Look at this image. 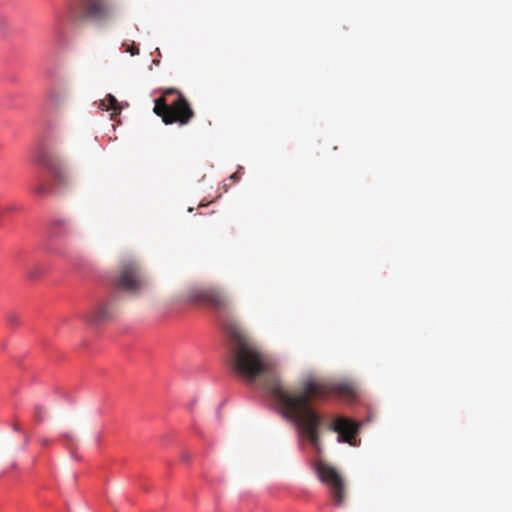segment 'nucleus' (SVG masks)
Wrapping results in <instances>:
<instances>
[{
  "label": "nucleus",
  "instance_id": "4468645a",
  "mask_svg": "<svg viewBox=\"0 0 512 512\" xmlns=\"http://www.w3.org/2000/svg\"><path fill=\"white\" fill-rule=\"evenodd\" d=\"M12 428L14 431H17V432L21 431L20 425L17 422L13 423Z\"/></svg>",
  "mask_w": 512,
  "mask_h": 512
},
{
  "label": "nucleus",
  "instance_id": "aec40b11",
  "mask_svg": "<svg viewBox=\"0 0 512 512\" xmlns=\"http://www.w3.org/2000/svg\"><path fill=\"white\" fill-rule=\"evenodd\" d=\"M15 320H16L15 317H11V319H10V321H12V322Z\"/></svg>",
  "mask_w": 512,
  "mask_h": 512
},
{
  "label": "nucleus",
  "instance_id": "ddd939ff",
  "mask_svg": "<svg viewBox=\"0 0 512 512\" xmlns=\"http://www.w3.org/2000/svg\"><path fill=\"white\" fill-rule=\"evenodd\" d=\"M15 209V206L14 205H7L3 208H0V214L2 213H8V212H11Z\"/></svg>",
  "mask_w": 512,
  "mask_h": 512
},
{
  "label": "nucleus",
  "instance_id": "1a4fd4ad",
  "mask_svg": "<svg viewBox=\"0 0 512 512\" xmlns=\"http://www.w3.org/2000/svg\"><path fill=\"white\" fill-rule=\"evenodd\" d=\"M116 315V307L114 300H107L95 308L88 317L91 323L99 324L109 321Z\"/></svg>",
  "mask_w": 512,
  "mask_h": 512
},
{
  "label": "nucleus",
  "instance_id": "dca6fc26",
  "mask_svg": "<svg viewBox=\"0 0 512 512\" xmlns=\"http://www.w3.org/2000/svg\"><path fill=\"white\" fill-rule=\"evenodd\" d=\"M230 178H231V179H233L234 181H237V180H238V178H239V176H238V174H237V173H234L233 175H231V177H230Z\"/></svg>",
  "mask_w": 512,
  "mask_h": 512
},
{
  "label": "nucleus",
  "instance_id": "9d476101",
  "mask_svg": "<svg viewBox=\"0 0 512 512\" xmlns=\"http://www.w3.org/2000/svg\"><path fill=\"white\" fill-rule=\"evenodd\" d=\"M100 108L107 111L113 110L116 113H119L121 110L117 99L111 94H107L106 97L103 100H101Z\"/></svg>",
  "mask_w": 512,
  "mask_h": 512
},
{
  "label": "nucleus",
  "instance_id": "f3484780",
  "mask_svg": "<svg viewBox=\"0 0 512 512\" xmlns=\"http://www.w3.org/2000/svg\"><path fill=\"white\" fill-rule=\"evenodd\" d=\"M131 54L134 55V54H138V49H131Z\"/></svg>",
  "mask_w": 512,
  "mask_h": 512
},
{
  "label": "nucleus",
  "instance_id": "0eeeda50",
  "mask_svg": "<svg viewBox=\"0 0 512 512\" xmlns=\"http://www.w3.org/2000/svg\"><path fill=\"white\" fill-rule=\"evenodd\" d=\"M359 425L353 420L344 417L335 419L332 430L338 434L339 441L353 444V440L358 433Z\"/></svg>",
  "mask_w": 512,
  "mask_h": 512
},
{
  "label": "nucleus",
  "instance_id": "f8f14e48",
  "mask_svg": "<svg viewBox=\"0 0 512 512\" xmlns=\"http://www.w3.org/2000/svg\"><path fill=\"white\" fill-rule=\"evenodd\" d=\"M46 415V409L41 405H36L34 408V417L37 422H42Z\"/></svg>",
  "mask_w": 512,
  "mask_h": 512
},
{
  "label": "nucleus",
  "instance_id": "9b49d317",
  "mask_svg": "<svg viewBox=\"0 0 512 512\" xmlns=\"http://www.w3.org/2000/svg\"><path fill=\"white\" fill-rule=\"evenodd\" d=\"M33 190L39 196H47L52 191L51 186L44 181H39L38 183H36L33 187Z\"/></svg>",
  "mask_w": 512,
  "mask_h": 512
},
{
  "label": "nucleus",
  "instance_id": "2eb2a0df",
  "mask_svg": "<svg viewBox=\"0 0 512 512\" xmlns=\"http://www.w3.org/2000/svg\"><path fill=\"white\" fill-rule=\"evenodd\" d=\"M40 441L43 446H47L50 443L49 439L47 438H43Z\"/></svg>",
  "mask_w": 512,
  "mask_h": 512
},
{
  "label": "nucleus",
  "instance_id": "f03ea898",
  "mask_svg": "<svg viewBox=\"0 0 512 512\" xmlns=\"http://www.w3.org/2000/svg\"><path fill=\"white\" fill-rule=\"evenodd\" d=\"M154 113L162 118L166 125L177 123L185 126L195 116L188 100L175 88L163 90L162 96L155 99Z\"/></svg>",
  "mask_w": 512,
  "mask_h": 512
},
{
  "label": "nucleus",
  "instance_id": "20e7f679",
  "mask_svg": "<svg viewBox=\"0 0 512 512\" xmlns=\"http://www.w3.org/2000/svg\"><path fill=\"white\" fill-rule=\"evenodd\" d=\"M146 285L147 279L139 263L132 258L121 260L118 275L113 280L114 288L118 291L137 294Z\"/></svg>",
  "mask_w": 512,
  "mask_h": 512
},
{
  "label": "nucleus",
  "instance_id": "a211bd4d",
  "mask_svg": "<svg viewBox=\"0 0 512 512\" xmlns=\"http://www.w3.org/2000/svg\"><path fill=\"white\" fill-rule=\"evenodd\" d=\"M188 458H189V457H188V455H183V456H182V459H183L184 461H187V460H188Z\"/></svg>",
  "mask_w": 512,
  "mask_h": 512
},
{
  "label": "nucleus",
  "instance_id": "7ed1b4c3",
  "mask_svg": "<svg viewBox=\"0 0 512 512\" xmlns=\"http://www.w3.org/2000/svg\"><path fill=\"white\" fill-rule=\"evenodd\" d=\"M113 10L109 0H76L69 6L68 16L74 22L89 20L100 23L108 20Z\"/></svg>",
  "mask_w": 512,
  "mask_h": 512
},
{
  "label": "nucleus",
  "instance_id": "6e6552de",
  "mask_svg": "<svg viewBox=\"0 0 512 512\" xmlns=\"http://www.w3.org/2000/svg\"><path fill=\"white\" fill-rule=\"evenodd\" d=\"M40 162L51 173L59 185L69 184V173L60 162L50 157H43Z\"/></svg>",
  "mask_w": 512,
  "mask_h": 512
},
{
  "label": "nucleus",
  "instance_id": "6ab92c4d",
  "mask_svg": "<svg viewBox=\"0 0 512 512\" xmlns=\"http://www.w3.org/2000/svg\"><path fill=\"white\" fill-rule=\"evenodd\" d=\"M29 441V436L25 437V444Z\"/></svg>",
  "mask_w": 512,
  "mask_h": 512
},
{
  "label": "nucleus",
  "instance_id": "39448f33",
  "mask_svg": "<svg viewBox=\"0 0 512 512\" xmlns=\"http://www.w3.org/2000/svg\"><path fill=\"white\" fill-rule=\"evenodd\" d=\"M189 299L193 302L205 304L217 312H229L231 300L219 287H199L190 291Z\"/></svg>",
  "mask_w": 512,
  "mask_h": 512
},
{
  "label": "nucleus",
  "instance_id": "f257e3e1",
  "mask_svg": "<svg viewBox=\"0 0 512 512\" xmlns=\"http://www.w3.org/2000/svg\"><path fill=\"white\" fill-rule=\"evenodd\" d=\"M224 327L229 336L228 364L231 370L248 384L267 391L281 415L292 421L301 436L319 452V428L323 418L313 408V403L332 394L349 395L352 388L347 384H332L311 376L302 380L299 387L289 388L282 382L275 364L238 323L227 321Z\"/></svg>",
  "mask_w": 512,
  "mask_h": 512
},
{
  "label": "nucleus",
  "instance_id": "423d86ee",
  "mask_svg": "<svg viewBox=\"0 0 512 512\" xmlns=\"http://www.w3.org/2000/svg\"><path fill=\"white\" fill-rule=\"evenodd\" d=\"M317 473L319 479L328 485L335 504L341 505L345 499V487L342 476L332 466L326 463L317 465Z\"/></svg>",
  "mask_w": 512,
  "mask_h": 512
}]
</instances>
